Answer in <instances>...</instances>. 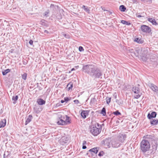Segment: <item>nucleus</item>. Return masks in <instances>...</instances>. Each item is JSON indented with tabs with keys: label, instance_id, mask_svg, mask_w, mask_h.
Instances as JSON below:
<instances>
[{
	"label": "nucleus",
	"instance_id": "29",
	"mask_svg": "<svg viewBox=\"0 0 158 158\" xmlns=\"http://www.w3.org/2000/svg\"><path fill=\"white\" fill-rule=\"evenodd\" d=\"M143 158H153L151 155L149 154L145 155Z\"/></svg>",
	"mask_w": 158,
	"mask_h": 158
},
{
	"label": "nucleus",
	"instance_id": "13",
	"mask_svg": "<svg viewBox=\"0 0 158 158\" xmlns=\"http://www.w3.org/2000/svg\"><path fill=\"white\" fill-rule=\"evenodd\" d=\"M37 102L39 105H43L45 103V101L41 98L38 99Z\"/></svg>",
	"mask_w": 158,
	"mask_h": 158
},
{
	"label": "nucleus",
	"instance_id": "19",
	"mask_svg": "<svg viewBox=\"0 0 158 158\" xmlns=\"http://www.w3.org/2000/svg\"><path fill=\"white\" fill-rule=\"evenodd\" d=\"M134 41L139 44L142 43L143 42V41L141 40V39L138 38H135L134 40Z\"/></svg>",
	"mask_w": 158,
	"mask_h": 158
},
{
	"label": "nucleus",
	"instance_id": "41",
	"mask_svg": "<svg viewBox=\"0 0 158 158\" xmlns=\"http://www.w3.org/2000/svg\"><path fill=\"white\" fill-rule=\"evenodd\" d=\"M138 17H141V15H138L137 16Z\"/></svg>",
	"mask_w": 158,
	"mask_h": 158
},
{
	"label": "nucleus",
	"instance_id": "32",
	"mask_svg": "<svg viewBox=\"0 0 158 158\" xmlns=\"http://www.w3.org/2000/svg\"><path fill=\"white\" fill-rule=\"evenodd\" d=\"M64 99L65 101H66L67 102L70 100L69 98L67 97L64 98Z\"/></svg>",
	"mask_w": 158,
	"mask_h": 158
},
{
	"label": "nucleus",
	"instance_id": "15",
	"mask_svg": "<svg viewBox=\"0 0 158 158\" xmlns=\"http://www.w3.org/2000/svg\"><path fill=\"white\" fill-rule=\"evenodd\" d=\"M32 118V116L31 115H29L28 117L25 122V125H27L29 123H30L31 120Z\"/></svg>",
	"mask_w": 158,
	"mask_h": 158
},
{
	"label": "nucleus",
	"instance_id": "26",
	"mask_svg": "<svg viewBox=\"0 0 158 158\" xmlns=\"http://www.w3.org/2000/svg\"><path fill=\"white\" fill-rule=\"evenodd\" d=\"M106 103L109 104L111 100V98L107 97L106 98Z\"/></svg>",
	"mask_w": 158,
	"mask_h": 158
},
{
	"label": "nucleus",
	"instance_id": "6",
	"mask_svg": "<svg viewBox=\"0 0 158 158\" xmlns=\"http://www.w3.org/2000/svg\"><path fill=\"white\" fill-rule=\"evenodd\" d=\"M89 113L88 110H82L81 113V116L83 118H85L88 115Z\"/></svg>",
	"mask_w": 158,
	"mask_h": 158
},
{
	"label": "nucleus",
	"instance_id": "39",
	"mask_svg": "<svg viewBox=\"0 0 158 158\" xmlns=\"http://www.w3.org/2000/svg\"><path fill=\"white\" fill-rule=\"evenodd\" d=\"M75 70V69H74V68H72V69H71V71H73Z\"/></svg>",
	"mask_w": 158,
	"mask_h": 158
},
{
	"label": "nucleus",
	"instance_id": "14",
	"mask_svg": "<svg viewBox=\"0 0 158 158\" xmlns=\"http://www.w3.org/2000/svg\"><path fill=\"white\" fill-rule=\"evenodd\" d=\"M104 145L108 148L110 147V140L108 139H106L104 141Z\"/></svg>",
	"mask_w": 158,
	"mask_h": 158
},
{
	"label": "nucleus",
	"instance_id": "21",
	"mask_svg": "<svg viewBox=\"0 0 158 158\" xmlns=\"http://www.w3.org/2000/svg\"><path fill=\"white\" fill-rule=\"evenodd\" d=\"M121 23L124 24H125L127 25H129L131 24V23H129L127 22L126 21L122 20L121 21Z\"/></svg>",
	"mask_w": 158,
	"mask_h": 158
},
{
	"label": "nucleus",
	"instance_id": "18",
	"mask_svg": "<svg viewBox=\"0 0 158 158\" xmlns=\"http://www.w3.org/2000/svg\"><path fill=\"white\" fill-rule=\"evenodd\" d=\"M119 10L122 12H124L126 10V8L123 5L120 6L119 7Z\"/></svg>",
	"mask_w": 158,
	"mask_h": 158
},
{
	"label": "nucleus",
	"instance_id": "34",
	"mask_svg": "<svg viewBox=\"0 0 158 158\" xmlns=\"http://www.w3.org/2000/svg\"><path fill=\"white\" fill-rule=\"evenodd\" d=\"M76 104H78L79 103V101L78 100H76L73 101Z\"/></svg>",
	"mask_w": 158,
	"mask_h": 158
},
{
	"label": "nucleus",
	"instance_id": "8",
	"mask_svg": "<svg viewBox=\"0 0 158 158\" xmlns=\"http://www.w3.org/2000/svg\"><path fill=\"white\" fill-rule=\"evenodd\" d=\"M156 113L155 112H152L151 114L148 113L147 115V117L149 119H151L152 118L156 117Z\"/></svg>",
	"mask_w": 158,
	"mask_h": 158
},
{
	"label": "nucleus",
	"instance_id": "24",
	"mask_svg": "<svg viewBox=\"0 0 158 158\" xmlns=\"http://www.w3.org/2000/svg\"><path fill=\"white\" fill-rule=\"evenodd\" d=\"M101 113L104 116H105L106 115V109L105 108H103L102 109Z\"/></svg>",
	"mask_w": 158,
	"mask_h": 158
},
{
	"label": "nucleus",
	"instance_id": "35",
	"mask_svg": "<svg viewBox=\"0 0 158 158\" xmlns=\"http://www.w3.org/2000/svg\"><path fill=\"white\" fill-rule=\"evenodd\" d=\"M29 43L31 45H32L33 44V41L31 40H30L29 41Z\"/></svg>",
	"mask_w": 158,
	"mask_h": 158
},
{
	"label": "nucleus",
	"instance_id": "22",
	"mask_svg": "<svg viewBox=\"0 0 158 158\" xmlns=\"http://www.w3.org/2000/svg\"><path fill=\"white\" fill-rule=\"evenodd\" d=\"M27 74L26 73H24L22 75V77L23 79L24 80H26L27 78Z\"/></svg>",
	"mask_w": 158,
	"mask_h": 158
},
{
	"label": "nucleus",
	"instance_id": "33",
	"mask_svg": "<svg viewBox=\"0 0 158 158\" xmlns=\"http://www.w3.org/2000/svg\"><path fill=\"white\" fill-rule=\"evenodd\" d=\"M157 145H154V147L153 148V151H156L157 150Z\"/></svg>",
	"mask_w": 158,
	"mask_h": 158
},
{
	"label": "nucleus",
	"instance_id": "42",
	"mask_svg": "<svg viewBox=\"0 0 158 158\" xmlns=\"http://www.w3.org/2000/svg\"><path fill=\"white\" fill-rule=\"evenodd\" d=\"M150 1H151V2H152V0H150Z\"/></svg>",
	"mask_w": 158,
	"mask_h": 158
},
{
	"label": "nucleus",
	"instance_id": "11",
	"mask_svg": "<svg viewBox=\"0 0 158 158\" xmlns=\"http://www.w3.org/2000/svg\"><path fill=\"white\" fill-rule=\"evenodd\" d=\"M6 120L5 119L1 120L0 122V128L3 127L6 125Z\"/></svg>",
	"mask_w": 158,
	"mask_h": 158
},
{
	"label": "nucleus",
	"instance_id": "10",
	"mask_svg": "<svg viewBox=\"0 0 158 158\" xmlns=\"http://www.w3.org/2000/svg\"><path fill=\"white\" fill-rule=\"evenodd\" d=\"M148 21L151 23L153 25H156L157 23L155 19L152 18H149L148 19Z\"/></svg>",
	"mask_w": 158,
	"mask_h": 158
},
{
	"label": "nucleus",
	"instance_id": "28",
	"mask_svg": "<svg viewBox=\"0 0 158 158\" xmlns=\"http://www.w3.org/2000/svg\"><path fill=\"white\" fill-rule=\"evenodd\" d=\"M105 154L104 152L103 151H101L99 152L98 155L99 156H103Z\"/></svg>",
	"mask_w": 158,
	"mask_h": 158
},
{
	"label": "nucleus",
	"instance_id": "16",
	"mask_svg": "<svg viewBox=\"0 0 158 158\" xmlns=\"http://www.w3.org/2000/svg\"><path fill=\"white\" fill-rule=\"evenodd\" d=\"M151 88L153 91L156 92L158 90L157 87L154 85H152L151 86Z\"/></svg>",
	"mask_w": 158,
	"mask_h": 158
},
{
	"label": "nucleus",
	"instance_id": "36",
	"mask_svg": "<svg viewBox=\"0 0 158 158\" xmlns=\"http://www.w3.org/2000/svg\"><path fill=\"white\" fill-rule=\"evenodd\" d=\"M86 144V142L85 141H83L82 144L83 145H85Z\"/></svg>",
	"mask_w": 158,
	"mask_h": 158
},
{
	"label": "nucleus",
	"instance_id": "12",
	"mask_svg": "<svg viewBox=\"0 0 158 158\" xmlns=\"http://www.w3.org/2000/svg\"><path fill=\"white\" fill-rule=\"evenodd\" d=\"M158 123V119H152L150 121V124L152 126H156Z\"/></svg>",
	"mask_w": 158,
	"mask_h": 158
},
{
	"label": "nucleus",
	"instance_id": "30",
	"mask_svg": "<svg viewBox=\"0 0 158 158\" xmlns=\"http://www.w3.org/2000/svg\"><path fill=\"white\" fill-rule=\"evenodd\" d=\"M18 99V96L17 95H16L15 96H13L12 98V99L13 100H14L15 101H16Z\"/></svg>",
	"mask_w": 158,
	"mask_h": 158
},
{
	"label": "nucleus",
	"instance_id": "37",
	"mask_svg": "<svg viewBox=\"0 0 158 158\" xmlns=\"http://www.w3.org/2000/svg\"><path fill=\"white\" fill-rule=\"evenodd\" d=\"M86 148V147L85 146V145H83V146H82V148L83 149H85Z\"/></svg>",
	"mask_w": 158,
	"mask_h": 158
},
{
	"label": "nucleus",
	"instance_id": "4",
	"mask_svg": "<svg viewBox=\"0 0 158 158\" xmlns=\"http://www.w3.org/2000/svg\"><path fill=\"white\" fill-rule=\"evenodd\" d=\"M140 29L142 31L146 33H149L151 31V28L146 25H143L141 26Z\"/></svg>",
	"mask_w": 158,
	"mask_h": 158
},
{
	"label": "nucleus",
	"instance_id": "17",
	"mask_svg": "<svg viewBox=\"0 0 158 158\" xmlns=\"http://www.w3.org/2000/svg\"><path fill=\"white\" fill-rule=\"evenodd\" d=\"M82 8L83 9H84L85 10L87 13H88V14L90 13V10L87 7H86L85 5H83L82 6Z\"/></svg>",
	"mask_w": 158,
	"mask_h": 158
},
{
	"label": "nucleus",
	"instance_id": "2",
	"mask_svg": "<svg viewBox=\"0 0 158 158\" xmlns=\"http://www.w3.org/2000/svg\"><path fill=\"white\" fill-rule=\"evenodd\" d=\"M71 120L69 117L65 115L61 117V119L57 122L58 125H64L70 124Z\"/></svg>",
	"mask_w": 158,
	"mask_h": 158
},
{
	"label": "nucleus",
	"instance_id": "40",
	"mask_svg": "<svg viewBox=\"0 0 158 158\" xmlns=\"http://www.w3.org/2000/svg\"><path fill=\"white\" fill-rule=\"evenodd\" d=\"M78 67H79V66H75V68H78Z\"/></svg>",
	"mask_w": 158,
	"mask_h": 158
},
{
	"label": "nucleus",
	"instance_id": "5",
	"mask_svg": "<svg viewBox=\"0 0 158 158\" xmlns=\"http://www.w3.org/2000/svg\"><path fill=\"white\" fill-rule=\"evenodd\" d=\"M133 91L134 93L135 98L136 99L139 98L141 95V93L139 92V89L137 87H135L133 88Z\"/></svg>",
	"mask_w": 158,
	"mask_h": 158
},
{
	"label": "nucleus",
	"instance_id": "23",
	"mask_svg": "<svg viewBox=\"0 0 158 158\" xmlns=\"http://www.w3.org/2000/svg\"><path fill=\"white\" fill-rule=\"evenodd\" d=\"M10 70L9 69H7L6 70L4 71L2 73V74L3 75H6L7 73L10 72Z\"/></svg>",
	"mask_w": 158,
	"mask_h": 158
},
{
	"label": "nucleus",
	"instance_id": "25",
	"mask_svg": "<svg viewBox=\"0 0 158 158\" xmlns=\"http://www.w3.org/2000/svg\"><path fill=\"white\" fill-rule=\"evenodd\" d=\"M97 69L95 68H92L90 69L91 73H94L97 71Z\"/></svg>",
	"mask_w": 158,
	"mask_h": 158
},
{
	"label": "nucleus",
	"instance_id": "1",
	"mask_svg": "<svg viewBox=\"0 0 158 158\" xmlns=\"http://www.w3.org/2000/svg\"><path fill=\"white\" fill-rule=\"evenodd\" d=\"M151 148L150 142L146 139L143 140L141 143L140 148L143 152H146L149 150Z\"/></svg>",
	"mask_w": 158,
	"mask_h": 158
},
{
	"label": "nucleus",
	"instance_id": "27",
	"mask_svg": "<svg viewBox=\"0 0 158 158\" xmlns=\"http://www.w3.org/2000/svg\"><path fill=\"white\" fill-rule=\"evenodd\" d=\"M113 114L116 115H120L121 114L120 112H119L118 110H117L115 112H113Z\"/></svg>",
	"mask_w": 158,
	"mask_h": 158
},
{
	"label": "nucleus",
	"instance_id": "38",
	"mask_svg": "<svg viewBox=\"0 0 158 158\" xmlns=\"http://www.w3.org/2000/svg\"><path fill=\"white\" fill-rule=\"evenodd\" d=\"M65 101H64V100H61V103H64V102H65Z\"/></svg>",
	"mask_w": 158,
	"mask_h": 158
},
{
	"label": "nucleus",
	"instance_id": "7",
	"mask_svg": "<svg viewBox=\"0 0 158 158\" xmlns=\"http://www.w3.org/2000/svg\"><path fill=\"white\" fill-rule=\"evenodd\" d=\"M89 65H87L84 66L83 68V70L84 71V72L88 74L90 73V69L89 68Z\"/></svg>",
	"mask_w": 158,
	"mask_h": 158
},
{
	"label": "nucleus",
	"instance_id": "31",
	"mask_svg": "<svg viewBox=\"0 0 158 158\" xmlns=\"http://www.w3.org/2000/svg\"><path fill=\"white\" fill-rule=\"evenodd\" d=\"M79 50L81 52L83 51L84 50V49L82 47L80 46L79 47Z\"/></svg>",
	"mask_w": 158,
	"mask_h": 158
},
{
	"label": "nucleus",
	"instance_id": "20",
	"mask_svg": "<svg viewBox=\"0 0 158 158\" xmlns=\"http://www.w3.org/2000/svg\"><path fill=\"white\" fill-rule=\"evenodd\" d=\"M67 86L69 87L68 90H69L70 89H72L73 88V83L72 82L69 83L67 85Z\"/></svg>",
	"mask_w": 158,
	"mask_h": 158
},
{
	"label": "nucleus",
	"instance_id": "3",
	"mask_svg": "<svg viewBox=\"0 0 158 158\" xmlns=\"http://www.w3.org/2000/svg\"><path fill=\"white\" fill-rule=\"evenodd\" d=\"M99 124L97 123H95L94 125L91 127L90 132L94 136H97L101 132V130L97 126L99 127Z\"/></svg>",
	"mask_w": 158,
	"mask_h": 158
},
{
	"label": "nucleus",
	"instance_id": "9",
	"mask_svg": "<svg viewBox=\"0 0 158 158\" xmlns=\"http://www.w3.org/2000/svg\"><path fill=\"white\" fill-rule=\"evenodd\" d=\"M99 150V148L94 147L90 149L89 151L91 153H94L95 154H97Z\"/></svg>",
	"mask_w": 158,
	"mask_h": 158
}]
</instances>
